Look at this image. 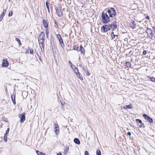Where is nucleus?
Instances as JSON below:
<instances>
[{
    "mask_svg": "<svg viewBox=\"0 0 155 155\" xmlns=\"http://www.w3.org/2000/svg\"><path fill=\"white\" fill-rule=\"evenodd\" d=\"M76 74L77 76V77L78 78H79L80 80H83V77L82 75L80 73L78 72Z\"/></svg>",
    "mask_w": 155,
    "mask_h": 155,
    "instance_id": "19",
    "label": "nucleus"
},
{
    "mask_svg": "<svg viewBox=\"0 0 155 155\" xmlns=\"http://www.w3.org/2000/svg\"><path fill=\"white\" fill-rule=\"evenodd\" d=\"M49 32V31L48 29L47 28H46V29L45 33H46V37L47 38H48Z\"/></svg>",
    "mask_w": 155,
    "mask_h": 155,
    "instance_id": "25",
    "label": "nucleus"
},
{
    "mask_svg": "<svg viewBox=\"0 0 155 155\" xmlns=\"http://www.w3.org/2000/svg\"><path fill=\"white\" fill-rule=\"evenodd\" d=\"M12 15V12L11 11V12L9 13L8 15L9 16H11Z\"/></svg>",
    "mask_w": 155,
    "mask_h": 155,
    "instance_id": "42",
    "label": "nucleus"
},
{
    "mask_svg": "<svg viewBox=\"0 0 155 155\" xmlns=\"http://www.w3.org/2000/svg\"><path fill=\"white\" fill-rule=\"evenodd\" d=\"M74 143L77 144L79 145L80 144V142L79 139L78 138H75L74 140Z\"/></svg>",
    "mask_w": 155,
    "mask_h": 155,
    "instance_id": "15",
    "label": "nucleus"
},
{
    "mask_svg": "<svg viewBox=\"0 0 155 155\" xmlns=\"http://www.w3.org/2000/svg\"><path fill=\"white\" fill-rule=\"evenodd\" d=\"M153 28H155V27H153Z\"/></svg>",
    "mask_w": 155,
    "mask_h": 155,
    "instance_id": "57",
    "label": "nucleus"
},
{
    "mask_svg": "<svg viewBox=\"0 0 155 155\" xmlns=\"http://www.w3.org/2000/svg\"><path fill=\"white\" fill-rule=\"evenodd\" d=\"M84 155H89V153L87 151H85L84 153Z\"/></svg>",
    "mask_w": 155,
    "mask_h": 155,
    "instance_id": "43",
    "label": "nucleus"
},
{
    "mask_svg": "<svg viewBox=\"0 0 155 155\" xmlns=\"http://www.w3.org/2000/svg\"><path fill=\"white\" fill-rule=\"evenodd\" d=\"M127 134L129 136H130L131 135V133L130 132H128L127 133Z\"/></svg>",
    "mask_w": 155,
    "mask_h": 155,
    "instance_id": "48",
    "label": "nucleus"
},
{
    "mask_svg": "<svg viewBox=\"0 0 155 155\" xmlns=\"http://www.w3.org/2000/svg\"><path fill=\"white\" fill-rule=\"evenodd\" d=\"M154 16H155V15H154Z\"/></svg>",
    "mask_w": 155,
    "mask_h": 155,
    "instance_id": "58",
    "label": "nucleus"
},
{
    "mask_svg": "<svg viewBox=\"0 0 155 155\" xmlns=\"http://www.w3.org/2000/svg\"><path fill=\"white\" fill-rule=\"evenodd\" d=\"M11 0H8V1L9 2H11Z\"/></svg>",
    "mask_w": 155,
    "mask_h": 155,
    "instance_id": "54",
    "label": "nucleus"
},
{
    "mask_svg": "<svg viewBox=\"0 0 155 155\" xmlns=\"http://www.w3.org/2000/svg\"><path fill=\"white\" fill-rule=\"evenodd\" d=\"M131 52H132L131 51H130V52H129V54Z\"/></svg>",
    "mask_w": 155,
    "mask_h": 155,
    "instance_id": "55",
    "label": "nucleus"
},
{
    "mask_svg": "<svg viewBox=\"0 0 155 155\" xmlns=\"http://www.w3.org/2000/svg\"><path fill=\"white\" fill-rule=\"evenodd\" d=\"M41 51L42 52H43L44 51V48H41Z\"/></svg>",
    "mask_w": 155,
    "mask_h": 155,
    "instance_id": "50",
    "label": "nucleus"
},
{
    "mask_svg": "<svg viewBox=\"0 0 155 155\" xmlns=\"http://www.w3.org/2000/svg\"><path fill=\"white\" fill-rule=\"evenodd\" d=\"M101 30L102 32H107V25H105L102 26L101 27Z\"/></svg>",
    "mask_w": 155,
    "mask_h": 155,
    "instance_id": "9",
    "label": "nucleus"
},
{
    "mask_svg": "<svg viewBox=\"0 0 155 155\" xmlns=\"http://www.w3.org/2000/svg\"><path fill=\"white\" fill-rule=\"evenodd\" d=\"M131 64L129 62H127L125 63V65L127 67H130Z\"/></svg>",
    "mask_w": 155,
    "mask_h": 155,
    "instance_id": "23",
    "label": "nucleus"
},
{
    "mask_svg": "<svg viewBox=\"0 0 155 155\" xmlns=\"http://www.w3.org/2000/svg\"><path fill=\"white\" fill-rule=\"evenodd\" d=\"M5 15H4V13H2L1 15H0V20L1 19H2L3 17Z\"/></svg>",
    "mask_w": 155,
    "mask_h": 155,
    "instance_id": "32",
    "label": "nucleus"
},
{
    "mask_svg": "<svg viewBox=\"0 0 155 155\" xmlns=\"http://www.w3.org/2000/svg\"><path fill=\"white\" fill-rule=\"evenodd\" d=\"M79 48V47H75L74 48V50H78V49Z\"/></svg>",
    "mask_w": 155,
    "mask_h": 155,
    "instance_id": "45",
    "label": "nucleus"
},
{
    "mask_svg": "<svg viewBox=\"0 0 155 155\" xmlns=\"http://www.w3.org/2000/svg\"><path fill=\"white\" fill-rule=\"evenodd\" d=\"M44 40L41 39H38V42L39 44H44Z\"/></svg>",
    "mask_w": 155,
    "mask_h": 155,
    "instance_id": "26",
    "label": "nucleus"
},
{
    "mask_svg": "<svg viewBox=\"0 0 155 155\" xmlns=\"http://www.w3.org/2000/svg\"><path fill=\"white\" fill-rule=\"evenodd\" d=\"M11 98L12 100V101L14 105L16 104V102L15 101V95L14 96V97H13L12 96L11 97Z\"/></svg>",
    "mask_w": 155,
    "mask_h": 155,
    "instance_id": "20",
    "label": "nucleus"
},
{
    "mask_svg": "<svg viewBox=\"0 0 155 155\" xmlns=\"http://www.w3.org/2000/svg\"><path fill=\"white\" fill-rule=\"evenodd\" d=\"M146 32L147 33V35L150 38L152 39L153 38V34L151 29L147 28Z\"/></svg>",
    "mask_w": 155,
    "mask_h": 155,
    "instance_id": "3",
    "label": "nucleus"
},
{
    "mask_svg": "<svg viewBox=\"0 0 155 155\" xmlns=\"http://www.w3.org/2000/svg\"><path fill=\"white\" fill-rule=\"evenodd\" d=\"M107 12L110 18H113L115 17L116 14L115 10L113 8H110L107 10Z\"/></svg>",
    "mask_w": 155,
    "mask_h": 155,
    "instance_id": "2",
    "label": "nucleus"
},
{
    "mask_svg": "<svg viewBox=\"0 0 155 155\" xmlns=\"http://www.w3.org/2000/svg\"><path fill=\"white\" fill-rule=\"evenodd\" d=\"M57 37L58 39L61 46L62 48H63L64 46V45L61 36L59 34H58L57 35Z\"/></svg>",
    "mask_w": 155,
    "mask_h": 155,
    "instance_id": "4",
    "label": "nucleus"
},
{
    "mask_svg": "<svg viewBox=\"0 0 155 155\" xmlns=\"http://www.w3.org/2000/svg\"><path fill=\"white\" fill-rule=\"evenodd\" d=\"M36 152L38 155H45V153L42 152H40L38 150H36Z\"/></svg>",
    "mask_w": 155,
    "mask_h": 155,
    "instance_id": "21",
    "label": "nucleus"
},
{
    "mask_svg": "<svg viewBox=\"0 0 155 155\" xmlns=\"http://www.w3.org/2000/svg\"><path fill=\"white\" fill-rule=\"evenodd\" d=\"M110 17L107 14V12H103L101 16V20L103 23L107 24L110 22Z\"/></svg>",
    "mask_w": 155,
    "mask_h": 155,
    "instance_id": "1",
    "label": "nucleus"
},
{
    "mask_svg": "<svg viewBox=\"0 0 155 155\" xmlns=\"http://www.w3.org/2000/svg\"><path fill=\"white\" fill-rule=\"evenodd\" d=\"M57 155H61V153H57Z\"/></svg>",
    "mask_w": 155,
    "mask_h": 155,
    "instance_id": "52",
    "label": "nucleus"
},
{
    "mask_svg": "<svg viewBox=\"0 0 155 155\" xmlns=\"http://www.w3.org/2000/svg\"><path fill=\"white\" fill-rule=\"evenodd\" d=\"M73 69H72L73 70L74 72L76 73V74L78 73V72H79L78 69L75 67V66L73 65Z\"/></svg>",
    "mask_w": 155,
    "mask_h": 155,
    "instance_id": "17",
    "label": "nucleus"
},
{
    "mask_svg": "<svg viewBox=\"0 0 155 155\" xmlns=\"http://www.w3.org/2000/svg\"><path fill=\"white\" fill-rule=\"evenodd\" d=\"M55 133L57 135L59 133V130L58 129H56L55 130Z\"/></svg>",
    "mask_w": 155,
    "mask_h": 155,
    "instance_id": "37",
    "label": "nucleus"
},
{
    "mask_svg": "<svg viewBox=\"0 0 155 155\" xmlns=\"http://www.w3.org/2000/svg\"><path fill=\"white\" fill-rule=\"evenodd\" d=\"M131 22V23H132V25H131V27L133 29H135L136 27V24L135 22L134 21H132Z\"/></svg>",
    "mask_w": 155,
    "mask_h": 155,
    "instance_id": "16",
    "label": "nucleus"
},
{
    "mask_svg": "<svg viewBox=\"0 0 155 155\" xmlns=\"http://www.w3.org/2000/svg\"><path fill=\"white\" fill-rule=\"evenodd\" d=\"M61 105H64V101H62V102L61 101Z\"/></svg>",
    "mask_w": 155,
    "mask_h": 155,
    "instance_id": "49",
    "label": "nucleus"
},
{
    "mask_svg": "<svg viewBox=\"0 0 155 155\" xmlns=\"http://www.w3.org/2000/svg\"><path fill=\"white\" fill-rule=\"evenodd\" d=\"M111 26L113 31L115 30L117 28V25L116 22L114 23L113 24H111Z\"/></svg>",
    "mask_w": 155,
    "mask_h": 155,
    "instance_id": "12",
    "label": "nucleus"
},
{
    "mask_svg": "<svg viewBox=\"0 0 155 155\" xmlns=\"http://www.w3.org/2000/svg\"><path fill=\"white\" fill-rule=\"evenodd\" d=\"M9 128H8L6 131V132H5V135H7L8 134L9 132Z\"/></svg>",
    "mask_w": 155,
    "mask_h": 155,
    "instance_id": "36",
    "label": "nucleus"
},
{
    "mask_svg": "<svg viewBox=\"0 0 155 155\" xmlns=\"http://www.w3.org/2000/svg\"><path fill=\"white\" fill-rule=\"evenodd\" d=\"M69 147L68 146H66V148L65 149L64 151V154H66L67 153L68 150H69Z\"/></svg>",
    "mask_w": 155,
    "mask_h": 155,
    "instance_id": "22",
    "label": "nucleus"
},
{
    "mask_svg": "<svg viewBox=\"0 0 155 155\" xmlns=\"http://www.w3.org/2000/svg\"><path fill=\"white\" fill-rule=\"evenodd\" d=\"M147 53V51L144 50L143 51V55H146Z\"/></svg>",
    "mask_w": 155,
    "mask_h": 155,
    "instance_id": "39",
    "label": "nucleus"
},
{
    "mask_svg": "<svg viewBox=\"0 0 155 155\" xmlns=\"http://www.w3.org/2000/svg\"><path fill=\"white\" fill-rule=\"evenodd\" d=\"M7 135H5V134L4 136V140L5 142H6L7 141Z\"/></svg>",
    "mask_w": 155,
    "mask_h": 155,
    "instance_id": "31",
    "label": "nucleus"
},
{
    "mask_svg": "<svg viewBox=\"0 0 155 155\" xmlns=\"http://www.w3.org/2000/svg\"><path fill=\"white\" fill-rule=\"evenodd\" d=\"M141 124V125L140 126V127L141 128L142 127H145L144 124L142 122Z\"/></svg>",
    "mask_w": 155,
    "mask_h": 155,
    "instance_id": "35",
    "label": "nucleus"
},
{
    "mask_svg": "<svg viewBox=\"0 0 155 155\" xmlns=\"http://www.w3.org/2000/svg\"><path fill=\"white\" fill-rule=\"evenodd\" d=\"M28 51H29L30 53L31 54H33L34 51H33V49L32 48H31L29 47L28 48Z\"/></svg>",
    "mask_w": 155,
    "mask_h": 155,
    "instance_id": "24",
    "label": "nucleus"
},
{
    "mask_svg": "<svg viewBox=\"0 0 155 155\" xmlns=\"http://www.w3.org/2000/svg\"><path fill=\"white\" fill-rule=\"evenodd\" d=\"M69 64L71 66V68L72 69H73V66L72 65V63L70 61H69V62H68Z\"/></svg>",
    "mask_w": 155,
    "mask_h": 155,
    "instance_id": "40",
    "label": "nucleus"
},
{
    "mask_svg": "<svg viewBox=\"0 0 155 155\" xmlns=\"http://www.w3.org/2000/svg\"><path fill=\"white\" fill-rule=\"evenodd\" d=\"M107 31L108 30H110L111 29H112L111 25H107Z\"/></svg>",
    "mask_w": 155,
    "mask_h": 155,
    "instance_id": "28",
    "label": "nucleus"
},
{
    "mask_svg": "<svg viewBox=\"0 0 155 155\" xmlns=\"http://www.w3.org/2000/svg\"><path fill=\"white\" fill-rule=\"evenodd\" d=\"M111 35H114V32H113H113H111Z\"/></svg>",
    "mask_w": 155,
    "mask_h": 155,
    "instance_id": "53",
    "label": "nucleus"
},
{
    "mask_svg": "<svg viewBox=\"0 0 155 155\" xmlns=\"http://www.w3.org/2000/svg\"><path fill=\"white\" fill-rule=\"evenodd\" d=\"M86 74L87 75L89 76V73L87 71H86Z\"/></svg>",
    "mask_w": 155,
    "mask_h": 155,
    "instance_id": "47",
    "label": "nucleus"
},
{
    "mask_svg": "<svg viewBox=\"0 0 155 155\" xmlns=\"http://www.w3.org/2000/svg\"><path fill=\"white\" fill-rule=\"evenodd\" d=\"M133 52H135V53H138L139 52V50L137 49H135Z\"/></svg>",
    "mask_w": 155,
    "mask_h": 155,
    "instance_id": "38",
    "label": "nucleus"
},
{
    "mask_svg": "<svg viewBox=\"0 0 155 155\" xmlns=\"http://www.w3.org/2000/svg\"><path fill=\"white\" fill-rule=\"evenodd\" d=\"M149 78L151 81L155 82V78L154 77H149Z\"/></svg>",
    "mask_w": 155,
    "mask_h": 155,
    "instance_id": "29",
    "label": "nucleus"
},
{
    "mask_svg": "<svg viewBox=\"0 0 155 155\" xmlns=\"http://www.w3.org/2000/svg\"><path fill=\"white\" fill-rule=\"evenodd\" d=\"M2 20V19H1V20H0V21H1Z\"/></svg>",
    "mask_w": 155,
    "mask_h": 155,
    "instance_id": "56",
    "label": "nucleus"
},
{
    "mask_svg": "<svg viewBox=\"0 0 155 155\" xmlns=\"http://www.w3.org/2000/svg\"><path fill=\"white\" fill-rule=\"evenodd\" d=\"M143 117L144 118L147 120L150 123H151L153 122V120L150 117L148 116L147 114H143Z\"/></svg>",
    "mask_w": 155,
    "mask_h": 155,
    "instance_id": "6",
    "label": "nucleus"
},
{
    "mask_svg": "<svg viewBox=\"0 0 155 155\" xmlns=\"http://www.w3.org/2000/svg\"><path fill=\"white\" fill-rule=\"evenodd\" d=\"M133 108L132 104H130L128 105H126L125 107H123V108L124 109H131Z\"/></svg>",
    "mask_w": 155,
    "mask_h": 155,
    "instance_id": "14",
    "label": "nucleus"
},
{
    "mask_svg": "<svg viewBox=\"0 0 155 155\" xmlns=\"http://www.w3.org/2000/svg\"><path fill=\"white\" fill-rule=\"evenodd\" d=\"M19 117L20 118V122L22 123L25 120V113H23L19 115Z\"/></svg>",
    "mask_w": 155,
    "mask_h": 155,
    "instance_id": "5",
    "label": "nucleus"
},
{
    "mask_svg": "<svg viewBox=\"0 0 155 155\" xmlns=\"http://www.w3.org/2000/svg\"><path fill=\"white\" fill-rule=\"evenodd\" d=\"M50 4L49 2H46V7L47 8L48 11L49 12H50V9H49V6H50Z\"/></svg>",
    "mask_w": 155,
    "mask_h": 155,
    "instance_id": "18",
    "label": "nucleus"
},
{
    "mask_svg": "<svg viewBox=\"0 0 155 155\" xmlns=\"http://www.w3.org/2000/svg\"><path fill=\"white\" fill-rule=\"evenodd\" d=\"M6 10H3V12L2 13H4V15H5V13H6Z\"/></svg>",
    "mask_w": 155,
    "mask_h": 155,
    "instance_id": "51",
    "label": "nucleus"
},
{
    "mask_svg": "<svg viewBox=\"0 0 155 155\" xmlns=\"http://www.w3.org/2000/svg\"><path fill=\"white\" fill-rule=\"evenodd\" d=\"M136 120L137 121V123H141L142 122V120L140 119H136Z\"/></svg>",
    "mask_w": 155,
    "mask_h": 155,
    "instance_id": "33",
    "label": "nucleus"
},
{
    "mask_svg": "<svg viewBox=\"0 0 155 155\" xmlns=\"http://www.w3.org/2000/svg\"><path fill=\"white\" fill-rule=\"evenodd\" d=\"M45 33L43 32H41L40 35L38 39H41L42 40H45Z\"/></svg>",
    "mask_w": 155,
    "mask_h": 155,
    "instance_id": "10",
    "label": "nucleus"
},
{
    "mask_svg": "<svg viewBox=\"0 0 155 155\" xmlns=\"http://www.w3.org/2000/svg\"><path fill=\"white\" fill-rule=\"evenodd\" d=\"M8 62L7 59H3L2 61V67H7L8 65Z\"/></svg>",
    "mask_w": 155,
    "mask_h": 155,
    "instance_id": "7",
    "label": "nucleus"
},
{
    "mask_svg": "<svg viewBox=\"0 0 155 155\" xmlns=\"http://www.w3.org/2000/svg\"><path fill=\"white\" fill-rule=\"evenodd\" d=\"M54 128L56 129H57L58 128H59L58 125L57 124H55L54 125Z\"/></svg>",
    "mask_w": 155,
    "mask_h": 155,
    "instance_id": "34",
    "label": "nucleus"
},
{
    "mask_svg": "<svg viewBox=\"0 0 155 155\" xmlns=\"http://www.w3.org/2000/svg\"><path fill=\"white\" fill-rule=\"evenodd\" d=\"M79 51L81 52V54H84L85 51L84 48L81 45L80 46V49L79 50Z\"/></svg>",
    "mask_w": 155,
    "mask_h": 155,
    "instance_id": "11",
    "label": "nucleus"
},
{
    "mask_svg": "<svg viewBox=\"0 0 155 155\" xmlns=\"http://www.w3.org/2000/svg\"><path fill=\"white\" fill-rule=\"evenodd\" d=\"M146 19H147V20H149L150 19V18L149 16L148 15H147L146 17Z\"/></svg>",
    "mask_w": 155,
    "mask_h": 155,
    "instance_id": "46",
    "label": "nucleus"
},
{
    "mask_svg": "<svg viewBox=\"0 0 155 155\" xmlns=\"http://www.w3.org/2000/svg\"><path fill=\"white\" fill-rule=\"evenodd\" d=\"M56 12L58 16L59 17H61L63 15L61 9H59L58 8H56Z\"/></svg>",
    "mask_w": 155,
    "mask_h": 155,
    "instance_id": "8",
    "label": "nucleus"
},
{
    "mask_svg": "<svg viewBox=\"0 0 155 155\" xmlns=\"http://www.w3.org/2000/svg\"><path fill=\"white\" fill-rule=\"evenodd\" d=\"M115 36H117V37H118V35H111L112 38H114L115 37Z\"/></svg>",
    "mask_w": 155,
    "mask_h": 155,
    "instance_id": "44",
    "label": "nucleus"
},
{
    "mask_svg": "<svg viewBox=\"0 0 155 155\" xmlns=\"http://www.w3.org/2000/svg\"><path fill=\"white\" fill-rule=\"evenodd\" d=\"M15 40L18 42L19 45L20 46L21 45V42L20 40V39L19 38H16Z\"/></svg>",
    "mask_w": 155,
    "mask_h": 155,
    "instance_id": "27",
    "label": "nucleus"
},
{
    "mask_svg": "<svg viewBox=\"0 0 155 155\" xmlns=\"http://www.w3.org/2000/svg\"><path fill=\"white\" fill-rule=\"evenodd\" d=\"M96 154L97 155H101V153L100 150L97 149L96 151Z\"/></svg>",
    "mask_w": 155,
    "mask_h": 155,
    "instance_id": "30",
    "label": "nucleus"
},
{
    "mask_svg": "<svg viewBox=\"0 0 155 155\" xmlns=\"http://www.w3.org/2000/svg\"><path fill=\"white\" fill-rule=\"evenodd\" d=\"M40 47L41 48H44V44H40Z\"/></svg>",
    "mask_w": 155,
    "mask_h": 155,
    "instance_id": "41",
    "label": "nucleus"
},
{
    "mask_svg": "<svg viewBox=\"0 0 155 155\" xmlns=\"http://www.w3.org/2000/svg\"><path fill=\"white\" fill-rule=\"evenodd\" d=\"M43 24L44 26L46 28H48V24L47 21L45 20H43L42 21Z\"/></svg>",
    "mask_w": 155,
    "mask_h": 155,
    "instance_id": "13",
    "label": "nucleus"
}]
</instances>
